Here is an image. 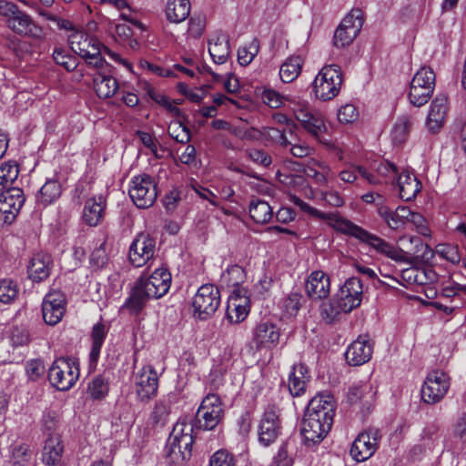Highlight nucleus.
<instances>
[{
    "label": "nucleus",
    "instance_id": "09e8293b",
    "mask_svg": "<svg viewBox=\"0 0 466 466\" xmlns=\"http://www.w3.org/2000/svg\"><path fill=\"white\" fill-rule=\"evenodd\" d=\"M0 201L13 206V210L20 211L25 203L23 190L18 187L5 188L0 193Z\"/></svg>",
    "mask_w": 466,
    "mask_h": 466
},
{
    "label": "nucleus",
    "instance_id": "7ed1b4c3",
    "mask_svg": "<svg viewBox=\"0 0 466 466\" xmlns=\"http://www.w3.org/2000/svg\"><path fill=\"white\" fill-rule=\"evenodd\" d=\"M342 85V73L338 65L323 66L313 82V90L317 98L329 101L337 96Z\"/></svg>",
    "mask_w": 466,
    "mask_h": 466
},
{
    "label": "nucleus",
    "instance_id": "0e129e2a",
    "mask_svg": "<svg viewBox=\"0 0 466 466\" xmlns=\"http://www.w3.org/2000/svg\"><path fill=\"white\" fill-rule=\"evenodd\" d=\"M436 251L441 257L451 262L452 264H457L461 260V255L457 246L450 244H440L437 246Z\"/></svg>",
    "mask_w": 466,
    "mask_h": 466
},
{
    "label": "nucleus",
    "instance_id": "ea45409f",
    "mask_svg": "<svg viewBox=\"0 0 466 466\" xmlns=\"http://www.w3.org/2000/svg\"><path fill=\"white\" fill-rule=\"evenodd\" d=\"M295 455L294 441L288 440L279 447L269 466H293Z\"/></svg>",
    "mask_w": 466,
    "mask_h": 466
},
{
    "label": "nucleus",
    "instance_id": "b1692460",
    "mask_svg": "<svg viewBox=\"0 0 466 466\" xmlns=\"http://www.w3.org/2000/svg\"><path fill=\"white\" fill-rule=\"evenodd\" d=\"M373 352V345L368 336H360L347 349L345 358L350 365L360 366L368 362Z\"/></svg>",
    "mask_w": 466,
    "mask_h": 466
},
{
    "label": "nucleus",
    "instance_id": "412c9836",
    "mask_svg": "<svg viewBox=\"0 0 466 466\" xmlns=\"http://www.w3.org/2000/svg\"><path fill=\"white\" fill-rule=\"evenodd\" d=\"M295 116L302 127L315 138L321 141L320 136L326 132L323 118L319 114H314L309 106L301 105L294 111Z\"/></svg>",
    "mask_w": 466,
    "mask_h": 466
},
{
    "label": "nucleus",
    "instance_id": "a18cd8bd",
    "mask_svg": "<svg viewBox=\"0 0 466 466\" xmlns=\"http://www.w3.org/2000/svg\"><path fill=\"white\" fill-rule=\"evenodd\" d=\"M411 127V120L409 116H400L393 128L391 130V138L394 144H402L404 143L410 134Z\"/></svg>",
    "mask_w": 466,
    "mask_h": 466
},
{
    "label": "nucleus",
    "instance_id": "4be33fe9",
    "mask_svg": "<svg viewBox=\"0 0 466 466\" xmlns=\"http://www.w3.org/2000/svg\"><path fill=\"white\" fill-rule=\"evenodd\" d=\"M171 274L164 268H158L148 277H143V285L147 289V295L154 299H159L166 295L170 288Z\"/></svg>",
    "mask_w": 466,
    "mask_h": 466
},
{
    "label": "nucleus",
    "instance_id": "1a4fd4ad",
    "mask_svg": "<svg viewBox=\"0 0 466 466\" xmlns=\"http://www.w3.org/2000/svg\"><path fill=\"white\" fill-rule=\"evenodd\" d=\"M223 415L224 410L220 398L216 394H208L197 411L196 427L211 431L221 421Z\"/></svg>",
    "mask_w": 466,
    "mask_h": 466
},
{
    "label": "nucleus",
    "instance_id": "ddd939ff",
    "mask_svg": "<svg viewBox=\"0 0 466 466\" xmlns=\"http://www.w3.org/2000/svg\"><path fill=\"white\" fill-rule=\"evenodd\" d=\"M332 423V420L304 414L300 432L305 445L310 447L321 442L330 431Z\"/></svg>",
    "mask_w": 466,
    "mask_h": 466
},
{
    "label": "nucleus",
    "instance_id": "72a5a7b5",
    "mask_svg": "<svg viewBox=\"0 0 466 466\" xmlns=\"http://www.w3.org/2000/svg\"><path fill=\"white\" fill-rule=\"evenodd\" d=\"M147 289L143 285V276L140 277L135 286L132 289L129 298L125 302V307L132 310L133 312H139L145 306L146 302L149 299H153L152 296L147 295Z\"/></svg>",
    "mask_w": 466,
    "mask_h": 466
},
{
    "label": "nucleus",
    "instance_id": "052dcab7",
    "mask_svg": "<svg viewBox=\"0 0 466 466\" xmlns=\"http://www.w3.org/2000/svg\"><path fill=\"white\" fill-rule=\"evenodd\" d=\"M362 25V11L360 9L356 8L350 11V13L342 20L339 27H346V29L348 30H350V28H356L357 35H359Z\"/></svg>",
    "mask_w": 466,
    "mask_h": 466
},
{
    "label": "nucleus",
    "instance_id": "e433bc0d",
    "mask_svg": "<svg viewBox=\"0 0 466 466\" xmlns=\"http://www.w3.org/2000/svg\"><path fill=\"white\" fill-rule=\"evenodd\" d=\"M320 317L327 324L338 321L341 315L349 313L340 301L334 297L329 301L322 302L319 307Z\"/></svg>",
    "mask_w": 466,
    "mask_h": 466
},
{
    "label": "nucleus",
    "instance_id": "79ce46f5",
    "mask_svg": "<svg viewBox=\"0 0 466 466\" xmlns=\"http://www.w3.org/2000/svg\"><path fill=\"white\" fill-rule=\"evenodd\" d=\"M246 279L244 268L238 265H232L221 276V283L232 289L243 288L241 284Z\"/></svg>",
    "mask_w": 466,
    "mask_h": 466
},
{
    "label": "nucleus",
    "instance_id": "c03bdc74",
    "mask_svg": "<svg viewBox=\"0 0 466 466\" xmlns=\"http://www.w3.org/2000/svg\"><path fill=\"white\" fill-rule=\"evenodd\" d=\"M401 278L409 284L425 285L434 279V274L432 271L427 272L422 268H409L402 270Z\"/></svg>",
    "mask_w": 466,
    "mask_h": 466
},
{
    "label": "nucleus",
    "instance_id": "c9c22d12",
    "mask_svg": "<svg viewBox=\"0 0 466 466\" xmlns=\"http://www.w3.org/2000/svg\"><path fill=\"white\" fill-rule=\"evenodd\" d=\"M62 194V187L60 182L56 178H50L40 188L36 195L38 204L46 207L56 201Z\"/></svg>",
    "mask_w": 466,
    "mask_h": 466
},
{
    "label": "nucleus",
    "instance_id": "6e6552de",
    "mask_svg": "<svg viewBox=\"0 0 466 466\" xmlns=\"http://www.w3.org/2000/svg\"><path fill=\"white\" fill-rule=\"evenodd\" d=\"M128 194L138 208H148L157 197V183L149 175L136 176L130 181Z\"/></svg>",
    "mask_w": 466,
    "mask_h": 466
},
{
    "label": "nucleus",
    "instance_id": "5fc2aeb1",
    "mask_svg": "<svg viewBox=\"0 0 466 466\" xmlns=\"http://www.w3.org/2000/svg\"><path fill=\"white\" fill-rule=\"evenodd\" d=\"M18 286L12 279L0 280V301L5 304L11 303L18 295Z\"/></svg>",
    "mask_w": 466,
    "mask_h": 466
},
{
    "label": "nucleus",
    "instance_id": "680f3d73",
    "mask_svg": "<svg viewBox=\"0 0 466 466\" xmlns=\"http://www.w3.org/2000/svg\"><path fill=\"white\" fill-rule=\"evenodd\" d=\"M25 372L30 380H38L46 372L44 361L41 359H33L28 360L25 364Z\"/></svg>",
    "mask_w": 466,
    "mask_h": 466
},
{
    "label": "nucleus",
    "instance_id": "2eb2a0df",
    "mask_svg": "<svg viewBox=\"0 0 466 466\" xmlns=\"http://www.w3.org/2000/svg\"><path fill=\"white\" fill-rule=\"evenodd\" d=\"M156 252V240L149 234H138L129 248V260L135 267L145 265Z\"/></svg>",
    "mask_w": 466,
    "mask_h": 466
},
{
    "label": "nucleus",
    "instance_id": "13d9d810",
    "mask_svg": "<svg viewBox=\"0 0 466 466\" xmlns=\"http://www.w3.org/2000/svg\"><path fill=\"white\" fill-rule=\"evenodd\" d=\"M168 135L177 142L187 144L190 140V131L181 121H176L169 125Z\"/></svg>",
    "mask_w": 466,
    "mask_h": 466
},
{
    "label": "nucleus",
    "instance_id": "603ef678",
    "mask_svg": "<svg viewBox=\"0 0 466 466\" xmlns=\"http://www.w3.org/2000/svg\"><path fill=\"white\" fill-rule=\"evenodd\" d=\"M259 51V43L253 39L248 45L239 47L238 50V60L241 66L249 65Z\"/></svg>",
    "mask_w": 466,
    "mask_h": 466
},
{
    "label": "nucleus",
    "instance_id": "a211bd4d",
    "mask_svg": "<svg viewBox=\"0 0 466 466\" xmlns=\"http://www.w3.org/2000/svg\"><path fill=\"white\" fill-rule=\"evenodd\" d=\"M377 214L381 220L391 229L398 230L408 222L410 209L405 206H399L392 209L386 204L385 198H379Z\"/></svg>",
    "mask_w": 466,
    "mask_h": 466
},
{
    "label": "nucleus",
    "instance_id": "e2e57ef3",
    "mask_svg": "<svg viewBox=\"0 0 466 466\" xmlns=\"http://www.w3.org/2000/svg\"><path fill=\"white\" fill-rule=\"evenodd\" d=\"M58 416L55 411L46 410L44 412L42 417V425L43 429L48 437H56L57 434H55L58 427Z\"/></svg>",
    "mask_w": 466,
    "mask_h": 466
},
{
    "label": "nucleus",
    "instance_id": "7c9ffc66",
    "mask_svg": "<svg viewBox=\"0 0 466 466\" xmlns=\"http://www.w3.org/2000/svg\"><path fill=\"white\" fill-rule=\"evenodd\" d=\"M307 374L308 369L305 365L301 363L293 365L289 379V389L291 395L300 396L305 391L309 378Z\"/></svg>",
    "mask_w": 466,
    "mask_h": 466
},
{
    "label": "nucleus",
    "instance_id": "423d86ee",
    "mask_svg": "<svg viewBox=\"0 0 466 466\" xmlns=\"http://www.w3.org/2000/svg\"><path fill=\"white\" fill-rule=\"evenodd\" d=\"M435 73L431 67H421L413 76L409 92L410 102L414 106L425 105L433 94Z\"/></svg>",
    "mask_w": 466,
    "mask_h": 466
},
{
    "label": "nucleus",
    "instance_id": "338daca9",
    "mask_svg": "<svg viewBox=\"0 0 466 466\" xmlns=\"http://www.w3.org/2000/svg\"><path fill=\"white\" fill-rule=\"evenodd\" d=\"M439 432V426L435 423H431L427 425L422 433V441L423 445L425 447H428L429 449H432L435 445V443L439 441L440 436L438 434Z\"/></svg>",
    "mask_w": 466,
    "mask_h": 466
},
{
    "label": "nucleus",
    "instance_id": "c756f323",
    "mask_svg": "<svg viewBox=\"0 0 466 466\" xmlns=\"http://www.w3.org/2000/svg\"><path fill=\"white\" fill-rule=\"evenodd\" d=\"M63 445L60 436L48 437L46 441L42 461L46 466H58L61 462Z\"/></svg>",
    "mask_w": 466,
    "mask_h": 466
},
{
    "label": "nucleus",
    "instance_id": "2f4dec72",
    "mask_svg": "<svg viewBox=\"0 0 466 466\" xmlns=\"http://www.w3.org/2000/svg\"><path fill=\"white\" fill-rule=\"evenodd\" d=\"M208 52L216 64L226 63L230 54L228 35L221 34L215 40H210L208 42Z\"/></svg>",
    "mask_w": 466,
    "mask_h": 466
},
{
    "label": "nucleus",
    "instance_id": "cd10ccee",
    "mask_svg": "<svg viewBox=\"0 0 466 466\" xmlns=\"http://www.w3.org/2000/svg\"><path fill=\"white\" fill-rule=\"evenodd\" d=\"M106 207V198L102 195L88 198L83 209L84 221L90 227L97 226L104 218Z\"/></svg>",
    "mask_w": 466,
    "mask_h": 466
},
{
    "label": "nucleus",
    "instance_id": "49530a36",
    "mask_svg": "<svg viewBox=\"0 0 466 466\" xmlns=\"http://www.w3.org/2000/svg\"><path fill=\"white\" fill-rule=\"evenodd\" d=\"M170 414V403L167 400H157L150 414V421L154 426H164Z\"/></svg>",
    "mask_w": 466,
    "mask_h": 466
},
{
    "label": "nucleus",
    "instance_id": "37998d69",
    "mask_svg": "<svg viewBox=\"0 0 466 466\" xmlns=\"http://www.w3.org/2000/svg\"><path fill=\"white\" fill-rule=\"evenodd\" d=\"M106 334L107 329L104 323L98 322L94 325L91 333L92 348L90 351V360L92 361H96L98 360Z\"/></svg>",
    "mask_w": 466,
    "mask_h": 466
},
{
    "label": "nucleus",
    "instance_id": "774afa93",
    "mask_svg": "<svg viewBox=\"0 0 466 466\" xmlns=\"http://www.w3.org/2000/svg\"><path fill=\"white\" fill-rule=\"evenodd\" d=\"M210 466H236V461L230 453L224 450L215 452L209 461Z\"/></svg>",
    "mask_w": 466,
    "mask_h": 466
},
{
    "label": "nucleus",
    "instance_id": "9b49d317",
    "mask_svg": "<svg viewBox=\"0 0 466 466\" xmlns=\"http://www.w3.org/2000/svg\"><path fill=\"white\" fill-rule=\"evenodd\" d=\"M450 389L449 376L441 370L431 371L421 387L422 400L428 404H435L441 401Z\"/></svg>",
    "mask_w": 466,
    "mask_h": 466
},
{
    "label": "nucleus",
    "instance_id": "bb28decb",
    "mask_svg": "<svg viewBox=\"0 0 466 466\" xmlns=\"http://www.w3.org/2000/svg\"><path fill=\"white\" fill-rule=\"evenodd\" d=\"M52 258L46 253H37L30 260L27 268L28 277L34 282H41L46 279L52 268Z\"/></svg>",
    "mask_w": 466,
    "mask_h": 466
},
{
    "label": "nucleus",
    "instance_id": "de8ad7c7",
    "mask_svg": "<svg viewBox=\"0 0 466 466\" xmlns=\"http://www.w3.org/2000/svg\"><path fill=\"white\" fill-rule=\"evenodd\" d=\"M19 174L18 166L15 162H5L0 166V191L11 188Z\"/></svg>",
    "mask_w": 466,
    "mask_h": 466
},
{
    "label": "nucleus",
    "instance_id": "4468645a",
    "mask_svg": "<svg viewBox=\"0 0 466 466\" xmlns=\"http://www.w3.org/2000/svg\"><path fill=\"white\" fill-rule=\"evenodd\" d=\"M158 389V376L152 366H144L135 377V390L137 399L148 402L156 397Z\"/></svg>",
    "mask_w": 466,
    "mask_h": 466
},
{
    "label": "nucleus",
    "instance_id": "f8f14e48",
    "mask_svg": "<svg viewBox=\"0 0 466 466\" xmlns=\"http://www.w3.org/2000/svg\"><path fill=\"white\" fill-rule=\"evenodd\" d=\"M381 434L379 429L370 428L354 440L350 454L358 462L370 459L379 448Z\"/></svg>",
    "mask_w": 466,
    "mask_h": 466
},
{
    "label": "nucleus",
    "instance_id": "39448f33",
    "mask_svg": "<svg viewBox=\"0 0 466 466\" xmlns=\"http://www.w3.org/2000/svg\"><path fill=\"white\" fill-rule=\"evenodd\" d=\"M79 377L78 364L71 359L58 358L48 370V380L58 390H68Z\"/></svg>",
    "mask_w": 466,
    "mask_h": 466
},
{
    "label": "nucleus",
    "instance_id": "393cba45",
    "mask_svg": "<svg viewBox=\"0 0 466 466\" xmlns=\"http://www.w3.org/2000/svg\"><path fill=\"white\" fill-rule=\"evenodd\" d=\"M448 112V98L444 95L437 96L431 102L426 120V127L431 134L438 133L444 125Z\"/></svg>",
    "mask_w": 466,
    "mask_h": 466
},
{
    "label": "nucleus",
    "instance_id": "f03ea898",
    "mask_svg": "<svg viewBox=\"0 0 466 466\" xmlns=\"http://www.w3.org/2000/svg\"><path fill=\"white\" fill-rule=\"evenodd\" d=\"M68 43L73 52L84 58L89 66L101 68L106 63L103 55L109 56L115 61L123 63L119 55L111 51L107 46L102 45L98 39L87 35L85 32L73 30L68 36ZM126 66L128 63L124 62Z\"/></svg>",
    "mask_w": 466,
    "mask_h": 466
},
{
    "label": "nucleus",
    "instance_id": "20e7f679",
    "mask_svg": "<svg viewBox=\"0 0 466 466\" xmlns=\"http://www.w3.org/2000/svg\"><path fill=\"white\" fill-rule=\"evenodd\" d=\"M282 430L281 409L275 403L268 404L258 425V440L268 447L279 437Z\"/></svg>",
    "mask_w": 466,
    "mask_h": 466
},
{
    "label": "nucleus",
    "instance_id": "69168bd1",
    "mask_svg": "<svg viewBox=\"0 0 466 466\" xmlns=\"http://www.w3.org/2000/svg\"><path fill=\"white\" fill-rule=\"evenodd\" d=\"M248 157L254 163L268 167L272 163V157L262 149L251 148L246 151Z\"/></svg>",
    "mask_w": 466,
    "mask_h": 466
},
{
    "label": "nucleus",
    "instance_id": "f257e3e1",
    "mask_svg": "<svg viewBox=\"0 0 466 466\" xmlns=\"http://www.w3.org/2000/svg\"><path fill=\"white\" fill-rule=\"evenodd\" d=\"M314 213L321 218L329 219L330 225L338 231L350 235L363 243L368 244L378 253L382 254L397 262L406 260V253L381 238L370 233L351 221L334 214H325L314 209Z\"/></svg>",
    "mask_w": 466,
    "mask_h": 466
},
{
    "label": "nucleus",
    "instance_id": "8fccbe9b",
    "mask_svg": "<svg viewBox=\"0 0 466 466\" xmlns=\"http://www.w3.org/2000/svg\"><path fill=\"white\" fill-rule=\"evenodd\" d=\"M305 299L300 293L291 292L282 300V309L289 317H294L298 314Z\"/></svg>",
    "mask_w": 466,
    "mask_h": 466
},
{
    "label": "nucleus",
    "instance_id": "4d7b16f0",
    "mask_svg": "<svg viewBox=\"0 0 466 466\" xmlns=\"http://www.w3.org/2000/svg\"><path fill=\"white\" fill-rule=\"evenodd\" d=\"M376 173L382 179L383 183L395 184L399 170L395 165L390 162H381L376 167Z\"/></svg>",
    "mask_w": 466,
    "mask_h": 466
},
{
    "label": "nucleus",
    "instance_id": "6ab92c4d",
    "mask_svg": "<svg viewBox=\"0 0 466 466\" xmlns=\"http://www.w3.org/2000/svg\"><path fill=\"white\" fill-rule=\"evenodd\" d=\"M279 328L269 321L258 323L253 331V342L258 350L261 349H274L279 344Z\"/></svg>",
    "mask_w": 466,
    "mask_h": 466
},
{
    "label": "nucleus",
    "instance_id": "3c124183",
    "mask_svg": "<svg viewBox=\"0 0 466 466\" xmlns=\"http://www.w3.org/2000/svg\"><path fill=\"white\" fill-rule=\"evenodd\" d=\"M108 382L102 376L95 377L87 386V392L94 400L104 399L108 393Z\"/></svg>",
    "mask_w": 466,
    "mask_h": 466
},
{
    "label": "nucleus",
    "instance_id": "a878e982",
    "mask_svg": "<svg viewBox=\"0 0 466 466\" xmlns=\"http://www.w3.org/2000/svg\"><path fill=\"white\" fill-rule=\"evenodd\" d=\"M306 292L311 299H326L329 294L330 281L325 272L313 271L306 281Z\"/></svg>",
    "mask_w": 466,
    "mask_h": 466
},
{
    "label": "nucleus",
    "instance_id": "f704fd0d",
    "mask_svg": "<svg viewBox=\"0 0 466 466\" xmlns=\"http://www.w3.org/2000/svg\"><path fill=\"white\" fill-rule=\"evenodd\" d=\"M189 0H168L166 6L167 19L171 23H181L190 13Z\"/></svg>",
    "mask_w": 466,
    "mask_h": 466
},
{
    "label": "nucleus",
    "instance_id": "6e6d98bb",
    "mask_svg": "<svg viewBox=\"0 0 466 466\" xmlns=\"http://www.w3.org/2000/svg\"><path fill=\"white\" fill-rule=\"evenodd\" d=\"M249 312L248 306H236L235 300L228 301L226 317L229 323L243 321Z\"/></svg>",
    "mask_w": 466,
    "mask_h": 466
},
{
    "label": "nucleus",
    "instance_id": "864d4df0",
    "mask_svg": "<svg viewBox=\"0 0 466 466\" xmlns=\"http://www.w3.org/2000/svg\"><path fill=\"white\" fill-rule=\"evenodd\" d=\"M53 58L57 65L62 66L67 71H73L77 66L76 56L70 55L62 47H56L53 52Z\"/></svg>",
    "mask_w": 466,
    "mask_h": 466
},
{
    "label": "nucleus",
    "instance_id": "58836bf2",
    "mask_svg": "<svg viewBox=\"0 0 466 466\" xmlns=\"http://www.w3.org/2000/svg\"><path fill=\"white\" fill-rule=\"evenodd\" d=\"M249 215L256 223L266 224L273 217V208L267 201L256 198L250 201Z\"/></svg>",
    "mask_w": 466,
    "mask_h": 466
},
{
    "label": "nucleus",
    "instance_id": "bf43d9fd",
    "mask_svg": "<svg viewBox=\"0 0 466 466\" xmlns=\"http://www.w3.org/2000/svg\"><path fill=\"white\" fill-rule=\"evenodd\" d=\"M357 29L346 27H338L335 31L333 41L337 47H344L350 45L357 37Z\"/></svg>",
    "mask_w": 466,
    "mask_h": 466
},
{
    "label": "nucleus",
    "instance_id": "f3484780",
    "mask_svg": "<svg viewBox=\"0 0 466 466\" xmlns=\"http://www.w3.org/2000/svg\"><path fill=\"white\" fill-rule=\"evenodd\" d=\"M362 296L363 285L361 280L356 277H352L345 281L335 297L350 313L360 305Z\"/></svg>",
    "mask_w": 466,
    "mask_h": 466
},
{
    "label": "nucleus",
    "instance_id": "473e14b6",
    "mask_svg": "<svg viewBox=\"0 0 466 466\" xmlns=\"http://www.w3.org/2000/svg\"><path fill=\"white\" fill-rule=\"evenodd\" d=\"M375 391L370 381L360 382L352 385L348 391V400L351 404L364 402L370 404L374 399Z\"/></svg>",
    "mask_w": 466,
    "mask_h": 466
},
{
    "label": "nucleus",
    "instance_id": "0eeeda50",
    "mask_svg": "<svg viewBox=\"0 0 466 466\" xmlns=\"http://www.w3.org/2000/svg\"><path fill=\"white\" fill-rule=\"evenodd\" d=\"M5 17L6 18V26L15 35L32 38H40L43 35L42 27L14 2Z\"/></svg>",
    "mask_w": 466,
    "mask_h": 466
},
{
    "label": "nucleus",
    "instance_id": "a19ab883",
    "mask_svg": "<svg viewBox=\"0 0 466 466\" xmlns=\"http://www.w3.org/2000/svg\"><path fill=\"white\" fill-rule=\"evenodd\" d=\"M303 60L299 56L289 57L281 66L279 76L284 83H291L300 74Z\"/></svg>",
    "mask_w": 466,
    "mask_h": 466
},
{
    "label": "nucleus",
    "instance_id": "5701e85b",
    "mask_svg": "<svg viewBox=\"0 0 466 466\" xmlns=\"http://www.w3.org/2000/svg\"><path fill=\"white\" fill-rule=\"evenodd\" d=\"M305 414L333 421L335 414L333 396L329 392L317 394L309 400Z\"/></svg>",
    "mask_w": 466,
    "mask_h": 466
},
{
    "label": "nucleus",
    "instance_id": "9d476101",
    "mask_svg": "<svg viewBox=\"0 0 466 466\" xmlns=\"http://www.w3.org/2000/svg\"><path fill=\"white\" fill-rule=\"evenodd\" d=\"M219 304V289L212 284L202 285L193 298L194 315L200 319H207L217 311Z\"/></svg>",
    "mask_w": 466,
    "mask_h": 466
},
{
    "label": "nucleus",
    "instance_id": "c85d7f7f",
    "mask_svg": "<svg viewBox=\"0 0 466 466\" xmlns=\"http://www.w3.org/2000/svg\"><path fill=\"white\" fill-rule=\"evenodd\" d=\"M399 187L400 198L404 201H410L421 190L420 180L409 171L398 175L396 181Z\"/></svg>",
    "mask_w": 466,
    "mask_h": 466
},
{
    "label": "nucleus",
    "instance_id": "aec40b11",
    "mask_svg": "<svg viewBox=\"0 0 466 466\" xmlns=\"http://www.w3.org/2000/svg\"><path fill=\"white\" fill-rule=\"evenodd\" d=\"M194 426L190 423L178 421L173 427L172 432L167 441L172 447L183 451L182 458H190L194 437L192 435Z\"/></svg>",
    "mask_w": 466,
    "mask_h": 466
},
{
    "label": "nucleus",
    "instance_id": "dca6fc26",
    "mask_svg": "<svg viewBox=\"0 0 466 466\" xmlns=\"http://www.w3.org/2000/svg\"><path fill=\"white\" fill-rule=\"evenodd\" d=\"M66 297L59 290L47 293L42 303L43 319L47 325L55 326L61 321L66 312Z\"/></svg>",
    "mask_w": 466,
    "mask_h": 466
},
{
    "label": "nucleus",
    "instance_id": "4c0bfd02",
    "mask_svg": "<svg viewBox=\"0 0 466 466\" xmlns=\"http://www.w3.org/2000/svg\"><path fill=\"white\" fill-rule=\"evenodd\" d=\"M93 82L95 91L100 98H109L118 89L116 79L108 75L97 73L94 76Z\"/></svg>",
    "mask_w": 466,
    "mask_h": 466
}]
</instances>
